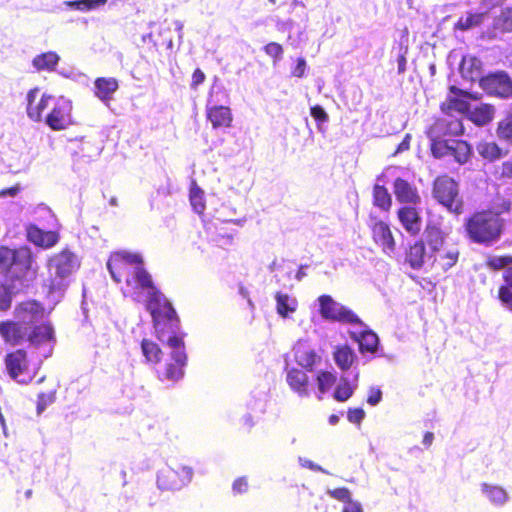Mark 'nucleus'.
<instances>
[{"mask_svg":"<svg viewBox=\"0 0 512 512\" xmlns=\"http://www.w3.org/2000/svg\"><path fill=\"white\" fill-rule=\"evenodd\" d=\"M306 71V60L304 58H298L296 66L292 69V76L302 78Z\"/></svg>","mask_w":512,"mask_h":512,"instance_id":"57","label":"nucleus"},{"mask_svg":"<svg viewBox=\"0 0 512 512\" xmlns=\"http://www.w3.org/2000/svg\"><path fill=\"white\" fill-rule=\"evenodd\" d=\"M465 128L460 118L447 115L437 118L427 129L426 134L429 143L436 140H445V136H461L464 134Z\"/></svg>","mask_w":512,"mask_h":512,"instance_id":"15","label":"nucleus"},{"mask_svg":"<svg viewBox=\"0 0 512 512\" xmlns=\"http://www.w3.org/2000/svg\"><path fill=\"white\" fill-rule=\"evenodd\" d=\"M398 62V73L402 74L406 71V57L404 54H401L397 58Z\"/></svg>","mask_w":512,"mask_h":512,"instance_id":"61","label":"nucleus"},{"mask_svg":"<svg viewBox=\"0 0 512 512\" xmlns=\"http://www.w3.org/2000/svg\"><path fill=\"white\" fill-rule=\"evenodd\" d=\"M429 149L435 159L451 156L459 165L468 163L473 154L471 145L461 139L436 140L429 143Z\"/></svg>","mask_w":512,"mask_h":512,"instance_id":"9","label":"nucleus"},{"mask_svg":"<svg viewBox=\"0 0 512 512\" xmlns=\"http://www.w3.org/2000/svg\"><path fill=\"white\" fill-rule=\"evenodd\" d=\"M479 155L490 162H494L502 158L505 153L496 142H481L477 146Z\"/></svg>","mask_w":512,"mask_h":512,"instance_id":"36","label":"nucleus"},{"mask_svg":"<svg viewBox=\"0 0 512 512\" xmlns=\"http://www.w3.org/2000/svg\"><path fill=\"white\" fill-rule=\"evenodd\" d=\"M483 72V63L477 57H469L463 58L460 65V73L464 79H467L471 82L478 81L482 76Z\"/></svg>","mask_w":512,"mask_h":512,"instance_id":"28","label":"nucleus"},{"mask_svg":"<svg viewBox=\"0 0 512 512\" xmlns=\"http://www.w3.org/2000/svg\"><path fill=\"white\" fill-rule=\"evenodd\" d=\"M300 462L302 464V466L304 467H308L314 471H320L321 468L318 466V465H315L313 464L310 460H307V459H300Z\"/></svg>","mask_w":512,"mask_h":512,"instance_id":"63","label":"nucleus"},{"mask_svg":"<svg viewBox=\"0 0 512 512\" xmlns=\"http://www.w3.org/2000/svg\"><path fill=\"white\" fill-rule=\"evenodd\" d=\"M403 229L410 236H417L421 232L422 219L417 206L403 205L396 212Z\"/></svg>","mask_w":512,"mask_h":512,"instance_id":"19","label":"nucleus"},{"mask_svg":"<svg viewBox=\"0 0 512 512\" xmlns=\"http://www.w3.org/2000/svg\"><path fill=\"white\" fill-rule=\"evenodd\" d=\"M141 350L147 363H160L163 353L157 343L149 339H143L141 341Z\"/></svg>","mask_w":512,"mask_h":512,"instance_id":"37","label":"nucleus"},{"mask_svg":"<svg viewBox=\"0 0 512 512\" xmlns=\"http://www.w3.org/2000/svg\"><path fill=\"white\" fill-rule=\"evenodd\" d=\"M20 191V186L17 184L10 188H5L0 191V196L14 197Z\"/></svg>","mask_w":512,"mask_h":512,"instance_id":"60","label":"nucleus"},{"mask_svg":"<svg viewBox=\"0 0 512 512\" xmlns=\"http://www.w3.org/2000/svg\"><path fill=\"white\" fill-rule=\"evenodd\" d=\"M72 102L64 97L56 99L45 116V123L54 131H61L73 124Z\"/></svg>","mask_w":512,"mask_h":512,"instance_id":"16","label":"nucleus"},{"mask_svg":"<svg viewBox=\"0 0 512 512\" xmlns=\"http://www.w3.org/2000/svg\"><path fill=\"white\" fill-rule=\"evenodd\" d=\"M317 382L319 391L323 394L336 383V376L329 371H320L317 375Z\"/></svg>","mask_w":512,"mask_h":512,"instance_id":"45","label":"nucleus"},{"mask_svg":"<svg viewBox=\"0 0 512 512\" xmlns=\"http://www.w3.org/2000/svg\"><path fill=\"white\" fill-rule=\"evenodd\" d=\"M492 30L498 34L512 33V5L502 8L493 18Z\"/></svg>","mask_w":512,"mask_h":512,"instance_id":"30","label":"nucleus"},{"mask_svg":"<svg viewBox=\"0 0 512 512\" xmlns=\"http://www.w3.org/2000/svg\"><path fill=\"white\" fill-rule=\"evenodd\" d=\"M57 394V387L54 385L46 392H40L37 396L36 410L41 414L49 405L55 402Z\"/></svg>","mask_w":512,"mask_h":512,"instance_id":"42","label":"nucleus"},{"mask_svg":"<svg viewBox=\"0 0 512 512\" xmlns=\"http://www.w3.org/2000/svg\"><path fill=\"white\" fill-rule=\"evenodd\" d=\"M13 290L10 285L0 281V311L4 312L11 308L13 299Z\"/></svg>","mask_w":512,"mask_h":512,"instance_id":"44","label":"nucleus"},{"mask_svg":"<svg viewBox=\"0 0 512 512\" xmlns=\"http://www.w3.org/2000/svg\"><path fill=\"white\" fill-rule=\"evenodd\" d=\"M327 494L332 498L341 501L344 505L353 503L354 501L351 499V492L346 487L335 488L332 490H328Z\"/></svg>","mask_w":512,"mask_h":512,"instance_id":"51","label":"nucleus"},{"mask_svg":"<svg viewBox=\"0 0 512 512\" xmlns=\"http://www.w3.org/2000/svg\"><path fill=\"white\" fill-rule=\"evenodd\" d=\"M365 418V411L362 408H350L347 411V419L350 423L360 425Z\"/></svg>","mask_w":512,"mask_h":512,"instance_id":"52","label":"nucleus"},{"mask_svg":"<svg viewBox=\"0 0 512 512\" xmlns=\"http://www.w3.org/2000/svg\"><path fill=\"white\" fill-rule=\"evenodd\" d=\"M234 493L241 494L248 490V481L246 477L237 478L232 485Z\"/></svg>","mask_w":512,"mask_h":512,"instance_id":"56","label":"nucleus"},{"mask_svg":"<svg viewBox=\"0 0 512 512\" xmlns=\"http://www.w3.org/2000/svg\"><path fill=\"white\" fill-rule=\"evenodd\" d=\"M167 345L172 349L171 356L163 371L159 374V378L160 380L176 382L184 375L183 368L187 362L185 344L182 337L170 335L167 339Z\"/></svg>","mask_w":512,"mask_h":512,"instance_id":"10","label":"nucleus"},{"mask_svg":"<svg viewBox=\"0 0 512 512\" xmlns=\"http://www.w3.org/2000/svg\"><path fill=\"white\" fill-rule=\"evenodd\" d=\"M206 79V76L204 74V72L199 69V68H196L194 70V72L192 73V77H191V83H190V86H191V89L193 90H196L198 88L199 85H201Z\"/></svg>","mask_w":512,"mask_h":512,"instance_id":"54","label":"nucleus"},{"mask_svg":"<svg viewBox=\"0 0 512 512\" xmlns=\"http://www.w3.org/2000/svg\"><path fill=\"white\" fill-rule=\"evenodd\" d=\"M296 358L301 366L311 370L316 362L317 355L313 350H298Z\"/></svg>","mask_w":512,"mask_h":512,"instance_id":"47","label":"nucleus"},{"mask_svg":"<svg viewBox=\"0 0 512 512\" xmlns=\"http://www.w3.org/2000/svg\"><path fill=\"white\" fill-rule=\"evenodd\" d=\"M266 55L272 58L273 63L276 64L282 59L284 49L283 46L278 42H269L263 47Z\"/></svg>","mask_w":512,"mask_h":512,"instance_id":"49","label":"nucleus"},{"mask_svg":"<svg viewBox=\"0 0 512 512\" xmlns=\"http://www.w3.org/2000/svg\"><path fill=\"white\" fill-rule=\"evenodd\" d=\"M479 86L490 96L501 99L512 97V80L505 71L488 73L479 79Z\"/></svg>","mask_w":512,"mask_h":512,"instance_id":"14","label":"nucleus"},{"mask_svg":"<svg viewBox=\"0 0 512 512\" xmlns=\"http://www.w3.org/2000/svg\"><path fill=\"white\" fill-rule=\"evenodd\" d=\"M482 491L494 505H503L508 500L507 492L500 486L482 483Z\"/></svg>","mask_w":512,"mask_h":512,"instance_id":"39","label":"nucleus"},{"mask_svg":"<svg viewBox=\"0 0 512 512\" xmlns=\"http://www.w3.org/2000/svg\"><path fill=\"white\" fill-rule=\"evenodd\" d=\"M483 13H468L466 16H461L454 24L455 30L466 31L470 28L478 26L483 21Z\"/></svg>","mask_w":512,"mask_h":512,"instance_id":"40","label":"nucleus"},{"mask_svg":"<svg viewBox=\"0 0 512 512\" xmlns=\"http://www.w3.org/2000/svg\"><path fill=\"white\" fill-rule=\"evenodd\" d=\"M494 175L498 180L512 179V160H506L497 166Z\"/></svg>","mask_w":512,"mask_h":512,"instance_id":"50","label":"nucleus"},{"mask_svg":"<svg viewBox=\"0 0 512 512\" xmlns=\"http://www.w3.org/2000/svg\"><path fill=\"white\" fill-rule=\"evenodd\" d=\"M351 338L358 343L361 353H375L378 349L379 338L372 330H364L360 334L351 333Z\"/></svg>","mask_w":512,"mask_h":512,"instance_id":"29","label":"nucleus"},{"mask_svg":"<svg viewBox=\"0 0 512 512\" xmlns=\"http://www.w3.org/2000/svg\"><path fill=\"white\" fill-rule=\"evenodd\" d=\"M311 116L319 123H324L328 120V115L320 105H314L310 108Z\"/></svg>","mask_w":512,"mask_h":512,"instance_id":"53","label":"nucleus"},{"mask_svg":"<svg viewBox=\"0 0 512 512\" xmlns=\"http://www.w3.org/2000/svg\"><path fill=\"white\" fill-rule=\"evenodd\" d=\"M106 2L107 0H74L68 2L67 4L77 10L89 11L106 4Z\"/></svg>","mask_w":512,"mask_h":512,"instance_id":"46","label":"nucleus"},{"mask_svg":"<svg viewBox=\"0 0 512 512\" xmlns=\"http://www.w3.org/2000/svg\"><path fill=\"white\" fill-rule=\"evenodd\" d=\"M0 337L11 346L28 343L32 347L54 344V329L49 322L33 324L22 320L0 321Z\"/></svg>","mask_w":512,"mask_h":512,"instance_id":"4","label":"nucleus"},{"mask_svg":"<svg viewBox=\"0 0 512 512\" xmlns=\"http://www.w3.org/2000/svg\"><path fill=\"white\" fill-rule=\"evenodd\" d=\"M373 242L381 248V250L390 254L396 249V241L390 229V226L383 220L374 218L369 225Z\"/></svg>","mask_w":512,"mask_h":512,"instance_id":"17","label":"nucleus"},{"mask_svg":"<svg viewBox=\"0 0 512 512\" xmlns=\"http://www.w3.org/2000/svg\"><path fill=\"white\" fill-rule=\"evenodd\" d=\"M39 92L38 88H34L28 91L27 94V115L28 117L35 121L39 122L43 119L44 112L50 108V103L55 101L54 97L49 94H42V96L36 100V95Z\"/></svg>","mask_w":512,"mask_h":512,"instance_id":"20","label":"nucleus"},{"mask_svg":"<svg viewBox=\"0 0 512 512\" xmlns=\"http://www.w3.org/2000/svg\"><path fill=\"white\" fill-rule=\"evenodd\" d=\"M206 118L214 129L229 128L233 121L231 109L223 105H207Z\"/></svg>","mask_w":512,"mask_h":512,"instance_id":"24","label":"nucleus"},{"mask_svg":"<svg viewBox=\"0 0 512 512\" xmlns=\"http://www.w3.org/2000/svg\"><path fill=\"white\" fill-rule=\"evenodd\" d=\"M277 313L282 317H287L290 312L295 309L288 305L289 296L287 294L277 292L275 295Z\"/></svg>","mask_w":512,"mask_h":512,"instance_id":"48","label":"nucleus"},{"mask_svg":"<svg viewBox=\"0 0 512 512\" xmlns=\"http://www.w3.org/2000/svg\"><path fill=\"white\" fill-rule=\"evenodd\" d=\"M354 387L351 385L348 379L343 378L341 382L335 388L333 398L338 402H346L354 394Z\"/></svg>","mask_w":512,"mask_h":512,"instance_id":"41","label":"nucleus"},{"mask_svg":"<svg viewBox=\"0 0 512 512\" xmlns=\"http://www.w3.org/2000/svg\"><path fill=\"white\" fill-rule=\"evenodd\" d=\"M58 62L57 53L49 51L34 57L32 64L38 71H54Z\"/></svg>","mask_w":512,"mask_h":512,"instance_id":"34","label":"nucleus"},{"mask_svg":"<svg viewBox=\"0 0 512 512\" xmlns=\"http://www.w3.org/2000/svg\"><path fill=\"white\" fill-rule=\"evenodd\" d=\"M512 209L511 200L498 197L487 208L470 213L463 223V228L470 242L482 246H490L500 240L505 230L503 214H509Z\"/></svg>","mask_w":512,"mask_h":512,"instance_id":"2","label":"nucleus"},{"mask_svg":"<svg viewBox=\"0 0 512 512\" xmlns=\"http://www.w3.org/2000/svg\"><path fill=\"white\" fill-rule=\"evenodd\" d=\"M49 292L59 291L67 284L68 279L79 268L77 256L68 248L53 254L47 260Z\"/></svg>","mask_w":512,"mask_h":512,"instance_id":"6","label":"nucleus"},{"mask_svg":"<svg viewBox=\"0 0 512 512\" xmlns=\"http://www.w3.org/2000/svg\"><path fill=\"white\" fill-rule=\"evenodd\" d=\"M434 440V434L432 432H426L423 436V444L430 446Z\"/></svg>","mask_w":512,"mask_h":512,"instance_id":"64","label":"nucleus"},{"mask_svg":"<svg viewBox=\"0 0 512 512\" xmlns=\"http://www.w3.org/2000/svg\"><path fill=\"white\" fill-rule=\"evenodd\" d=\"M411 135L406 134L402 141L398 144L395 153H401L410 149Z\"/></svg>","mask_w":512,"mask_h":512,"instance_id":"58","label":"nucleus"},{"mask_svg":"<svg viewBox=\"0 0 512 512\" xmlns=\"http://www.w3.org/2000/svg\"><path fill=\"white\" fill-rule=\"evenodd\" d=\"M286 381L289 387L299 396L308 395L309 378L307 374L298 368H291L287 371Z\"/></svg>","mask_w":512,"mask_h":512,"instance_id":"27","label":"nucleus"},{"mask_svg":"<svg viewBox=\"0 0 512 512\" xmlns=\"http://www.w3.org/2000/svg\"><path fill=\"white\" fill-rule=\"evenodd\" d=\"M4 365L8 376L19 384H28L35 377L28 353L24 349L18 348L6 353Z\"/></svg>","mask_w":512,"mask_h":512,"instance_id":"11","label":"nucleus"},{"mask_svg":"<svg viewBox=\"0 0 512 512\" xmlns=\"http://www.w3.org/2000/svg\"><path fill=\"white\" fill-rule=\"evenodd\" d=\"M333 356L336 365L342 371L349 370L356 359V355L353 349L348 345L337 346L333 353Z\"/></svg>","mask_w":512,"mask_h":512,"instance_id":"32","label":"nucleus"},{"mask_svg":"<svg viewBox=\"0 0 512 512\" xmlns=\"http://www.w3.org/2000/svg\"><path fill=\"white\" fill-rule=\"evenodd\" d=\"M192 469L173 460L157 476V485L161 490H179L192 478Z\"/></svg>","mask_w":512,"mask_h":512,"instance_id":"13","label":"nucleus"},{"mask_svg":"<svg viewBox=\"0 0 512 512\" xmlns=\"http://www.w3.org/2000/svg\"><path fill=\"white\" fill-rule=\"evenodd\" d=\"M44 312V305L35 299L21 301L14 308V315L17 319L33 324H36L35 322L38 319L43 318Z\"/></svg>","mask_w":512,"mask_h":512,"instance_id":"22","label":"nucleus"},{"mask_svg":"<svg viewBox=\"0 0 512 512\" xmlns=\"http://www.w3.org/2000/svg\"><path fill=\"white\" fill-rule=\"evenodd\" d=\"M189 200L193 210L202 214L205 210L204 191L197 185L196 181H192L189 189Z\"/></svg>","mask_w":512,"mask_h":512,"instance_id":"38","label":"nucleus"},{"mask_svg":"<svg viewBox=\"0 0 512 512\" xmlns=\"http://www.w3.org/2000/svg\"><path fill=\"white\" fill-rule=\"evenodd\" d=\"M393 193L400 204L418 206L421 203V196L418 188L413 183L402 177L394 179Z\"/></svg>","mask_w":512,"mask_h":512,"instance_id":"18","label":"nucleus"},{"mask_svg":"<svg viewBox=\"0 0 512 512\" xmlns=\"http://www.w3.org/2000/svg\"><path fill=\"white\" fill-rule=\"evenodd\" d=\"M147 291L146 309L150 312L157 338L164 341L166 334L176 335L179 329V317L165 295L153 284L152 288H142Z\"/></svg>","mask_w":512,"mask_h":512,"instance_id":"5","label":"nucleus"},{"mask_svg":"<svg viewBox=\"0 0 512 512\" xmlns=\"http://www.w3.org/2000/svg\"><path fill=\"white\" fill-rule=\"evenodd\" d=\"M372 204L383 212H389L392 208V196L384 185L375 184L372 189Z\"/></svg>","mask_w":512,"mask_h":512,"instance_id":"31","label":"nucleus"},{"mask_svg":"<svg viewBox=\"0 0 512 512\" xmlns=\"http://www.w3.org/2000/svg\"><path fill=\"white\" fill-rule=\"evenodd\" d=\"M504 284L498 289V299L501 304L512 312V266L503 273Z\"/></svg>","mask_w":512,"mask_h":512,"instance_id":"33","label":"nucleus"},{"mask_svg":"<svg viewBox=\"0 0 512 512\" xmlns=\"http://www.w3.org/2000/svg\"><path fill=\"white\" fill-rule=\"evenodd\" d=\"M460 92H463V90L455 85L449 87V94L446 100L440 105L443 112L446 113L454 110L464 115L466 112H469L470 103Z\"/></svg>","mask_w":512,"mask_h":512,"instance_id":"23","label":"nucleus"},{"mask_svg":"<svg viewBox=\"0 0 512 512\" xmlns=\"http://www.w3.org/2000/svg\"><path fill=\"white\" fill-rule=\"evenodd\" d=\"M447 233L440 223L429 220L424 228V238L410 244L405 252V262L414 270L428 265L436 273H445L454 267L460 256L456 247L445 248Z\"/></svg>","mask_w":512,"mask_h":512,"instance_id":"1","label":"nucleus"},{"mask_svg":"<svg viewBox=\"0 0 512 512\" xmlns=\"http://www.w3.org/2000/svg\"><path fill=\"white\" fill-rule=\"evenodd\" d=\"M118 88L119 82L114 77H98L94 81V95L105 103L113 99Z\"/></svg>","mask_w":512,"mask_h":512,"instance_id":"25","label":"nucleus"},{"mask_svg":"<svg viewBox=\"0 0 512 512\" xmlns=\"http://www.w3.org/2000/svg\"><path fill=\"white\" fill-rule=\"evenodd\" d=\"M317 300L319 304V314L323 319L344 324L364 326L363 321L355 312L334 300L330 295H320Z\"/></svg>","mask_w":512,"mask_h":512,"instance_id":"12","label":"nucleus"},{"mask_svg":"<svg viewBox=\"0 0 512 512\" xmlns=\"http://www.w3.org/2000/svg\"><path fill=\"white\" fill-rule=\"evenodd\" d=\"M382 399V392L378 387H371L369 389L367 403L371 406H375L380 403Z\"/></svg>","mask_w":512,"mask_h":512,"instance_id":"55","label":"nucleus"},{"mask_svg":"<svg viewBox=\"0 0 512 512\" xmlns=\"http://www.w3.org/2000/svg\"><path fill=\"white\" fill-rule=\"evenodd\" d=\"M496 135L501 142L512 146V111L507 112L499 120Z\"/></svg>","mask_w":512,"mask_h":512,"instance_id":"35","label":"nucleus"},{"mask_svg":"<svg viewBox=\"0 0 512 512\" xmlns=\"http://www.w3.org/2000/svg\"><path fill=\"white\" fill-rule=\"evenodd\" d=\"M432 196L449 213L462 215L466 204L460 194L459 183L447 174L437 176L432 183Z\"/></svg>","mask_w":512,"mask_h":512,"instance_id":"8","label":"nucleus"},{"mask_svg":"<svg viewBox=\"0 0 512 512\" xmlns=\"http://www.w3.org/2000/svg\"><path fill=\"white\" fill-rule=\"evenodd\" d=\"M107 268L116 283L124 282L134 292L142 288H152L153 280L144 268V261L140 254L127 251L111 253L107 261Z\"/></svg>","mask_w":512,"mask_h":512,"instance_id":"3","label":"nucleus"},{"mask_svg":"<svg viewBox=\"0 0 512 512\" xmlns=\"http://www.w3.org/2000/svg\"><path fill=\"white\" fill-rule=\"evenodd\" d=\"M32 252L27 246H0V272L11 282L23 280L31 269Z\"/></svg>","mask_w":512,"mask_h":512,"instance_id":"7","label":"nucleus"},{"mask_svg":"<svg viewBox=\"0 0 512 512\" xmlns=\"http://www.w3.org/2000/svg\"><path fill=\"white\" fill-rule=\"evenodd\" d=\"M26 236L29 242L43 249H50L54 247L60 239V235L57 231H45L35 224H29L27 226Z\"/></svg>","mask_w":512,"mask_h":512,"instance_id":"21","label":"nucleus"},{"mask_svg":"<svg viewBox=\"0 0 512 512\" xmlns=\"http://www.w3.org/2000/svg\"><path fill=\"white\" fill-rule=\"evenodd\" d=\"M464 97L467 98V101L469 102V100H473V101H478L481 99V95L477 92L475 93H471V92H468V91H465L463 90V92H460Z\"/></svg>","mask_w":512,"mask_h":512,"instance_id":"62","label":"nucleus"},{"mask_svg":"<svg viewBox=\"0 0 512 512\" xmlns=\"http://www.w3.org/2000/svg\"><path fill=\"white\" fill-rule=\"evenodd\" d=\"M512 264V255L491 256L487 259L486 265L494 271L504 269Z\"/></svg>","mask_w":512,"mask_h":512,"instance_id":"43","label":"nucleus"},{"mask_svg":"<svg viewBox=\"0 0 512 512\" xmlns=\"http://www.w3.org/2000/svg\"><path fill=\"white\" fill-rule=\"evenodd\" d=\"M495 115V108L489 103H481L474 108L469 107V112L465 116L476 126L482 127L489 124Z\"/></svg>","mask_w":512,"mask_h":512,"instance_id":"26","label":"nucleus"},{"mask_svg":"<svg viewBox=\"0 0 512 512\" xmlns=\"http://www.w3.org/2000/svg\"><path fill=\"white\" fill-rule=\"evenodd\" d=\"M342 512H363L362 506L359 502L355 501L343 506Z\"/></svg>","mask_w":512,"mask_h":512,"instance_id":"59","label":"nucleus"}]
</instances>
